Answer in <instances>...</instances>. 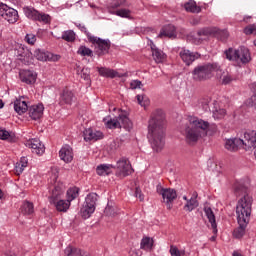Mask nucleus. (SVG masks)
<instances>
[{
  "instance_id": "1",
  "label": "nucleus",
  "mask_w": 256,
  "mask_h": 256,
  "mask_svg": "<svg viewBox=\"0 0 256 256\" xmlns=\"http://www.w3.org/2000/svg\"><path fill=\"white\" fill-rule=\"evenodd\" d=\"M148 141L156 153L165 147V113L161 109L152 112L148 122Z\"/></svg>"
},
{
  "instance_id": "2",
  "label": "nucleus",
  "mask_w": 256,
  "mask_h": 256,
  "mask_svg": "<svg viewBox=\"0 0 256 256\" xmlns=\"http://www.w3.org/2000/svg\"><path fill=\"white\" fill-rule=\"evenodd\" d=\"M210 124L197 116H188L187 123L182 130V133L186 139V143L189 145H195L199 139L207 137Z\"/></svg>"
},
{
  "instance_id": "3",
  "label": "nucleus",
  "mask_w": 256,
  "mask_h": 256,
  "mask_svg": "<svg viewBox=\"0 0 256 256\" xmlns=\"http://www.w3.org/2000/svg\"><path fill=\"white\" fill-rule=\"evenodd\" d=\"M112 110L118 111V116L115 118H111V116L103 118V123L107 129H121V127L126 129V131L133 129V123L127 116V113L123 112L121 109H117L116 107L112 108Z\"/></svg>"
},
{
  "instance_id": "4",
  "label": "nucleus",
  "mask_w": 256,
  "mask_h": 256,
  "mask_svg": "<svg viewBox=\"0 0 256 256\" xmlns=\"http://www.w3.org/2000/svg\"><path fill=\"white\" fill-rule=\"evenodd\" d=\"M255 145V132L252 130L244 133V138H230L225 142V149L227 151H237V149H247Z\"/></svg>"
},
{
  "instance_id": "5",
  "label": "nucleus",
  "mask_w": 256,
  "mask_h": 256,
  "mask_svg": "<svg viewBox=\"0 0 256 256\" xmlns=\"http://www.w3.org/2000/svg\"><path fill=\"white\" fill-rule=\"evenodd\" d=\"M219 69L221 66L216 62L198 65L192 71V77L194 81H207V79L214 77Z\"/></svg>"
},
{
  "instance_id": "6",
  "label": "nucleus",
  "mask_w": 256,
  "mask_h": 256,
  "mask_svg": "<svg viewBox=\"0 0 256 256\" xmlns=\"http://www.w3.org/2000/svg\"><path fill=\"white\" fill-rule=\"evenodd\" d=\"M253 205V198L245 195L241 198L236 206V217L240 223H249L251 221V206Z\"/></svg>"
},
{
  "instance_id": "7",
  "label": "nucleus",
  "mask_w": 256,
  "mask_h": 256,
  "mask_svg": "<svg viewBox=\"0 0 256 256\" xmlns=\"http://www.w3.org/2000/svg\"><path fill=\"white\" fill-rule=\"evenodd\" d=\"M224 53L228 61L242 63V65H246V63L251 61V52H249V48L245 46H240L237 49L229 48L228 50H225Z\"/></svg>"
},
{
  "instance_id": "8",
  "label": "nucleus",
  "mask_w": 256,
  "mask_h": 256,
  "mask_svg": "<svg viewBox=\"0 0 256 256\" xmlns=\"http://www.w3.org/2000/svg\"><path fill=\"white\" fill-rule=\"evenodd\" d=\"M59 178V172L57 170H52L50 173V183L54 185L52 193L49 197L50 203H55V201H59L61 199V195L65 193V185L61 182H57Z\"/></svg>"
},
{
  "instance_id": "9",
  "label": "nucleus",
  "mask_w": 256,
  "mask_h": 256,
  "mask_svg": "<svg viewBox=\"0 0 256 256\" xmlns=\"http://www.w3.org/2000/svg\"><path fill=\"white\" fill-rule=\"evenodd\" d=\"M98 197L97 193H90L86 196L85 202L80 210V215L83 219H89L95 213Z\"/></svg>"
},
{
  "instance_id": "10",
  "label": "nucleus",
  "mask_w": 256,
  "mask_h": 256,
  "mask_svg": "<svg viewBox=\"0 0 256 256\" xmlns=\"http://www.w3.org/2000/svg\"><path fill=\"white\" fill-rule=\"evenodd\" d=\"M116 177L124 179V177H129L133 173V166H131V161L127 157H121L116 162Z\"/></svg>"
},
{
  "instance_id": "11",
  "label": "nucleus",
  "mask_w": 256,
  "mask_h": 256,
  "mask_svg": "<svg viewBox=\"0 0 256 256\" xmlns=\"http://www.w3.org/2000/svg\"><path fill=\"white\" fill-rule=\"evenodd\" d=\"M23 11L24 15L32 21H39L40 23H44L45 25L51 23V16H49V14L41 13L33 7H24Z\"/></svg>"
},
{
  "instance_id": "12",
  "label": "nucleus",
  "mask_w": 256,
  "mask_h": 256,
  "mask_svg": "<svg viewBox=\"0 0 256 256\" xmlns=\"http://www.w3.org/2000/svg\"><path fill=\"white\" fill-rule=\"evenodd\" d=\"M89 43L95 46L96 53L101 55H107L111 49V41L109 39H102L97 36H90Z\"/></svg>"
},
{
  "instance_id": "13",
  "label": "nucleus",
  "mask_w": 256,
  "mask_h": 256,
  "mask_svg": "<svg viewBox=\"0 0 256 256\" xmlns=\"http://www.w3.org/2000/svg\"><path fill=\"white\" fill-rule=\"evenodd\" d=\"M157 193L162 195L164 203H166L167 209H173V202L177 199V191L171 188H163L157 186Z\"/></svg>"
},
{
  "instance_id": "14",
  "label": "nucleus",
  "mask_w": 256,
  "mask_h": 256,
  "mask_svg": "<svg viewBox=\"0 0 256 256\" xmlns=\"http://www.w3.org/2000/svg\"><path fill=\"white\" fill-rule=\"evenodd\" d=\"M0 15L12 25L19 21V12L6 4L0 5Z\"/></svg>"
},
{
  "instance_id": "15",
  "label": "nucleus",
  "mask_w": 256,
  "mask_h": 256,
  "mask_svg": "<svg viewBox=\"0 0 256 256\" xmlns=\"http://www.w3.org/2000/svg\"><path fill=\"white\" fill-rule=\"evenodd\" d=\"M198 37H209V35H222V39H227L229 37V31L219 30L217 27H206L202 28L197 32Z\"/></svg>"
},
{
  "instance_id": "16",
  "label": "nucleus",
  "mask_w": 256,
  "mask_h": 256,
  "mask_svg": "<svg viewBox=\"0 0 256 256\" xmlns=\"http://www.w3.org/2000/svg\"><path fill=\"white\" fill-rule=\"evenodd\" d=\"M25 146L28 147V149H31L32 153L35 155H43V153H45V145L41 143L39 138H31L26 140Z\"/></svg>"
},
{
  "instance_id": "17",
  "label": "nucleus",
  "mask_w": 256,
  "mask_h": 256,
  "mask_svg": "<svg viewBox=\"0 0 256 256\" xmlns=\"http://www.w3.org/2000/svg\"><path fill=\"white\" fill-rule=\"evenodd\" d=\"M204 213L211 225L212 233H214V235L210 238V241H215L217 239V233H218L217 220L215 219V213L213 212V209H211V207H208V206L204 207Z\"/></svg>"
},
{
  "instance_id": "18",
  "label": "nucleus",
  "mask_w": 256,
  "mask_h": 256,
  "mask_svg": "<svg viewBox=\"0 0 256 256\" xmlns=\"http://www.w3.org/2000/svg\"><path fill=\"white\" fill-rule=\"evenodd\" d=\"M180 58L185 63V65H192L194 61H197L199 57H201V54L198 52H191L190 50H187L185 48H182L179 52Z\"/></svg>"
},
{
  "instance_id": "19",
  "label": "nucleus",
  "mask_w": 256,
  "mask_h": 256,
  "mask_svg": "<svg viewBox=\"0 0 256 256\" xmlns=\"http://www.w3.org/2000/svg\"><path fill=\"white\" fill-rule=\"evenodd\" d=\"M76 99L77 98L75 97V93H73V91L69 90L68 88H65L63 89L62 93H60L59 105H61V107L65 105H73Z\"/></svg>"
},
{
  "instance_id": "20",
  "label": "nucleus",
  "mask_w": 256,
  "mask_h": 256,
  "mask_svg": "<svg viewBox=\"0 0 256 256\" xmlns=\"http://www.w3.org/2000/svg\"><path fill=\"white\" fill-rule=\"evenodd\" d=\"M19 77L22 83H26V85H33L37 81V72L33 70H21Z\"/></svg>"
},
{
  "instance_id": "21",
  "label": "nucleus",
  "mask_w": 256,
  "mask_h": 256,
  "mask_svg": "<svg viewBox=\"0 0 256 256\" xmlns=\"http://www.w3.org/2000/svg\"><path fill=\"white\" fill-rule=\"evenodd\" d=\"M17 55L24 65H33V53L29 49L20 46L17 50Z\"/></svg>"
},
{
  "instance_id": "22",
  "label": "nucleus",
  "mask_w": 256,
  "mask_h": 256,
  "mask_svg": "<svg viewBox=\"0 0 256 256\" xmlns=\"http://www.w3.org/2000/svg\"><path fill=\"white\" fill-rule=\"evenodd\" d=\"M150 49L155 63H165V61H167V54L163 53V50L157 48L153 41H150Z\"/></svg>"
},
{
  "instance_id": "23",
  "label": "nucleus",
  "mask_w": 256,
  "mask_h": 256,
  "mask_svg": "<svg viewBox=\"0 0 256 256\" xmlns=\"http://www.w3.org/2000/svg\"><path fill=\"white\" fill-rule=\"evenodd\" d=\"M44 111L45 106H43V104H34L28 108L29 117L33 119V121H37L43 117Z\"/></svg>"
},
{
  "instance_id": "24",
  "label": "nucleus",
  "mask_w": 256,
  "mask_h": 256,
  "mask_svg": "<svg viewBox=\"0 0 256 256\" xmlns=\"http://www.w3.org/2000/svg\"><path fill=\"white\" fill-rule=\"evenodd\" d=\"M84 141H99L103 139V132L93 130L92 128L85 129L83 132Z\"/></svg>"
},
{
  "instance_id": "25",
  "label": "nucleus",
  "mask_w": 256,
  "mask_h": 256,
  "mask_svg": "<svg viewBox=\"0 0 256 256\" xmlns=\"http://www.w3.org/2000/svg\"><path fill=\"white\" fill-rule=\"evenodd\" d=\"M59 157L64 163H71L73 161V148L69 145H64L59 151Z\"/></svg>"
},
{
  "instance_id": "26",
  "label": "nucleus",
  "mask_w": 256,
  "mask_h": 256,
  "mask_svg": "<svg viewBox=\"0 0 256 256\" xmlns=\"http://www.w3.org/2000/svg\"><path fill=\"white\" fill-rule=\"evenodd\" d=\"M98 73L101 75V77H107L110 79H115V77H125V74H120L119 72L105 67L98 68Z\"/></svg>"
},
{
  "instance_id": "27",
  "label": "nucleus",
  "mask_w": 256,
  "mask_h": 256,
  "mask_svg": "<svg viewBox=\"0 0 256 256\" xmlns=\"http://www.w3.org/2000/svg\"><path fill=\"white\" fill-rule=\"evenodd\" d=\"M14 111L18 115H23V113H27V111H29V105H27V101L23 100V98L16 99L14 101Z\"/></svg>"
},
{
  "instance_id": "28",
  "label": "nucleus",
  "mask_w": 256,
  "mask_h": 256,
  "mask_svg": "<svg viewBox=\"0 0 256 256\" xmlns=\"http://www.w3.org/2000/svg\"><path fill=\"white\" fill-rule=\"evenodd\" d=\"M113 169H115L113 164H100L96 168V173L100 177H105V175H111V173H113Z\"/></svg>"
},
{
  "instance_id": "29",
  "label": "nucleus",
  "mask_w": 256,
  "mask_h": 256,
  "mask_svg": "<svg viewBox=\"0 0 256 256\" xmlns=\"http://www.w3.org/2000/svg\"><path fill=\"white\" fill-rule=\"evenodd\" d=\"M51 205H54L56 208V211H59L60 213H67L69 211V207H71V203L68 200H56L55 202H52Z\"/></svg>"
},
{
  "instance_id": "30",
  "label": "nucleus",
  "mask_w": 256,
  "mask_h": 256,
  "mask_svg": "<svg viewBox=\"0 0 256 256\" xmlns=\"http://www.w3.org/2000/svg\"><path fill=\"white\" fill-rule=\"evenodd\" d=\"M34 57L38 60V61H55V59L53 58V54L49 53V52H45L41 49H36L34 51Z\"/></svg>"
},
{
  "instance_id": "31",
  "label": "nucleus",
  "mask_w": 256,
  "mask_h": 256,
  "mask_svg": "<svg viewBox=\"0 0 256 256\" xmlns=\"http://www.w3.org/2000/svg\"><path fill=\"white\" fill-rule=\"evenodd\" d=\"M158 37H160V39H163V37H168L169 39L175 37V26L173 25L165 26L160 31Z\"/></svg>"
},
{
  "instance_id": "32",
  "label": "nucleus",
  "mask_w": 256,
  "mask_h": 256,
  "mask_svg": "<svg viewBox=\"0 0 256 256\" xmlns=\"http://www.w3.org/2000/svg\"><path fill=\"white\" fill-rule=\"evenodd\" d=\"M238 223V228H236L233 232V236L236 238V239H241V237H243V235H245V231L247 229V225H249V222H240V221H237Z\"/></svg>"
},
{
  "instance_id": "33",
  "label": "nucleus",
  "mask_w": 256,
  "mask_h": 256,
  "mask_svg": "<svg viewBox=\"0 0 256 256\" xmlns=\"http://www.w3.org/2000/svg\"><path fill=\"white\" fill-rule=\"evenodd\" d=\"M64 253L66 256H90L89 253L79 248H73L72 246L66 247Z\"/></svg>"
},
{
  "instance_id": "34",
  "label": "nucleus",
  "mask_w": 256,
  "mask_h": 256,
  "mask_svg": "<svg viewBox=\"0 0 256 256\" xmlns=\"http://www.w3.org/2000/svg\"><path fill=\"white\" fill-rule=\"evenodd\" d=\"M184 9L188 13H201V8L198 7L197 3L190 0L184 4Z\"/></svg>"
},
{
  "instance_id": "35",
  "label": "nucleus",
  "mask_w": 256,
  "mask_h": 256,
  "mask_svg": "<svg viewBox=\"0 0 256 256\" xmlns=\"http://www.w3.org/2000/svg\"><path fill=\"white\" fill-rule=\"evenodd\" d=\"M79 197V188L78 187H71L66 192V201L70 202L75 201Z\"/></svg>"
},
{
  "instance_id": "36",
  "label": "nucleus",
  "mask_w": 256,
  "mask_h": 256,
  "mask_svg": "<svg viewBox=\"0 0 256 256\" xmlns=\"http://www.w3.org/2000/svg\"><path fill=\"white\" fill-rule=\"evenodd\" d=\"M153 238L151 237H143L140 243V248L144 251H151L153 249Z\"/></svg>"
},
{
  "instance_id": "37",
  "label": "nucleus",
  "mask_w": 256,
  "mask_h": 256,
  "mask_svg": "<svg viewBox=\"0 0 256 256\" xmlns=\"http://www.w3.org/2000/svg\"><path fill=\"white\" fill-rule=\"evenodd\" d=\"M197 207H199V203L197 202V198L196 197H191L189 200H187V202L184 206V210L191 212L194 209H197Z\"/></svg>"
},
{
  "instance_id": "38",
  "label": "nucleus",
  "mask_w": 256,
  "mask_h": 256,
  "mask_svg": "<svg viewBox=\"0 0 256 256\" xmlns=\"http://www.w3.org/2000/svg\"><path fill=\"white\" fill-rule=\"evenodd\" d=\"M214 119H223L227 115V111L223 108H219L214 104L212 109Z\"/></svg>"
},
{
  "instance_id": "39",
  "label": "nucleus",
  "mask_w": 256,
  "mask_h": 256,
  "mask_svg": "<svg viewBox=\"0 0 256 256\" xmlns=\"http://www.w3.org/2000/svg\"><path fill=\"white\" fill-rule=\"evenodd\" d=\"M77 37V34L73 30H66L62 33V39L67 43H73Z\"/></svg>"
},
{
  "instance_id": "40",
  "label": "nucleus",
  "mask_w": 256,
  "mask_h": 256,
  "mask_svg": "<svg viewBox=\"0 0 256 256\" xmlns=\"http://www.w3.org/2000/svg\"><path fill=\"white\" fill-rule=\"evenodd\" d=\"M0 139L2 141H9L10 143L15 141V134H12L11 132L7 130H0Z\"/></svg>"
},
{
  "instance_id": "41",
  "label": "nucleus",
  "mask_w": 256,
  "mask_h": 256,
  "mask_svg": "<svg viewBox=\"0 0 256 256\" xmlns=\"http://www.w3.org/2000/svg\"><path fill=\"white\" fill-rule=\"evenodd\" d=\"M77 54L81 55V57H93V50L87 46H80L77 50Z\"/></svg>"
},
{
  "instance_id": "42",
  "label": "nucleus",
  "mask_w": 256,
  "mask_h": 256,
  "mask_svg": "<svg viewBox=\"0 0 256 256\" xmlns=\"http://www.w3.org/2000/svg\"><path fill=\"white\" fill-rule=\"evenodd\" d=\"M113 15H117V17H122L123 19H131V10L122 8L114 11Z\"/></svg>"
},
{
  "instance_id": "43",
  "label": "nucleus",
  "mask_w": 256,
  "mask_h": 256,
  "mask_svg": "<svg viewBox=\"0 0 256 256\" xmlns=\"http://www.w3.org/2000/svg\"><path fill=\"white\" fill-rule=\"evenodd\" d=\"M34 211L33 203L29 201H25L22 205V213H25V215H32Z\"/></svg>"
},
{
  "instance_id": "44",
  "label": "nucleus",
  "mask_w": 256,
  "mask_h": 256,
  "mask_svg": "<svg viewBox=\"0 0 256 256\" xmlns=\"http://www.w3.org/2000/svg\"><path fill=\"white\" fill-rule=\"evenodd\" d=\"M220 81L222 85H229V83H232V81H235V78H233L229 73H223L220 77Z\"/></svg>"
},
{
  "instance_id": "45",
  "label": "nucleus",
  "mask_w": 256,
  "mask_h": 256,
  "mask_svg": "<svg viewBox=\"0 0 256 256\" xmlns=\"http://www.w3.org/2000/svg\"><path fill=\"white\" fill-rule=\"evenodd\" d=\"M169 253L171 256H184L185 250H179V248H177V246L171 245Z\"/></svg>"
},
{
  "instance_id": "46",
  "label": "nucleus",
  "mask_w": 256,
  "mask_h": 256,
  "mask_svg": "<svg viewBox=\"0 0 256 256\" xmlns=\"http://www.w3.org/2000/svg\"><path fill=\"white\" fill-rule=\"evenodd\" d=\"M24 41L28 45H35V43H37V36L33 33L26 34Z\"/></svg>"
},
{
  "instance_id": "47",
  "label": "nucleus",
  "mask_w": 256,
  "mask_h": 256,
  "mask_svg": "<svg viewBox=\"0 0 256 256\" xmlns=\"http://www.w3.org/2000/svg\"><path fill=\"white\" fill-rule=\"evenodd\" d=\"M76 27L86 35L88 41H90V37H93V35L87 30V27L84 24L76 23Z\"/></svg>"
},
{
  "instance_id": "48",
  "label": "nucleus",
  "mask_w": 256,
  "mask_h": 256,
  "mask_svg": "<svg viewBox=\"0 0 256 256\" xmlns=\"http://www.w3.org/2000/svg\"><path fill=\"white\" fill-rule=\"evenodd\" d=\"M234 191H235L236 195H241L242 193H245V191H247V189L245 188V186L242 183L236 182L234 184Z\"/></svg>"
},
{
  "instance_id": "49",
  "label": "nucleus",
  "mask_w": 256,
  "mask_h": 256,
  "mask_svg": "<svg viewBox=\"0 0 256 256\" xmlns=\"http://www.w3.org/2000/svg\"><path fill=\"white\" fill-rule=\"evenodd\" d=\"M136 99L141 107H147L149 105V98L147 96L137 95Z\"/></svg>"
},
{
  "instance_id": "50",
  "label": "nucleus",
  "mask_w": 256,
  "mask_h": 256,
  "mask_svg": "<svg viewBox=\"0 0 256 256\" xmlns=\"http://www.w3.org/2000/svg\"><path fill=\"white\" fill-rule=\"evenodd\" d=\"M245 35H256V25L251 24L244 28Z\"/></svg>"
},
{
  "instance_id": "51",
  "label": "nucleus",
  "mask_w": 256,
  "mask_h": 256,
  "mask_svg": "<svg viewBox=\"0 0 256 256\" xmlns=\"http://www.w3.org/2000/svg\"><path fill=\"white\" fill-rule=\"evenodd\" d=\"M203 109H205L207 111V109H209V105L211 103V98L210 97H205L200 101Z\"/></svg>"
},
{
  "instance_id": "52",
  "label": "nucleus",
  "mask_w": 256,
  "mask_h": 256,
  "mask_svg": "<svg viewBox=\"0 0 256 256\" xmlns=\"http://www.w3.org/2000/svg\"><path fill=\"white\" fill-rule=\"evenodd\" d=\"M135 197L139 199V201H145V195H143L141 188L137 187L135 189Z\"/></svg>"
},
{
  "instance_id": "53",
  "label": "nucleus",
  "mask_w": 256,
  "mask_h": 256,
  "mask_svg": "<svg viewBox=\"0 0 256 256\" xmlns=\"http://www.w3.org/2000/svg\"><path fill=\"white\" fill-rule=\"evenodd\" d=\"M105 215H108V217H115V210L111 206H107L104 210Z\"/></svg>"
},
{
  "instance_id": "54",
  "label": "nucleus",
  "mask_w": 256,
  "mask_h": 256,
  "mask_svg": "<svg viewBox=\"0 0 256 256\" xmlns=\"http://www.w3.org/2000/svg\"><path fill=\"white\" fill-rule=\"evenodd\" d=\"M141 88V81L139 80H133L130 83V89H140Z\"/></svg>"
},
{
  "instance_id": "55",
  "label": "nucleus",
  "mask_w": 256,
  "mask_h": 256,
  "mask_svg": "<svg viewBox=\"0 0 256 256\" xmlns=\"http://www.w3.org/2000/svg\"><path fill=\"white\" fill-rule=\"evenodd\" d=\"M127 0H116V2L114 3V7H127Z\"/></svg>"
},
{
  "instance_id": "56",
  "label": "nucleus",
  "mask_w": 256,
  "mask_h": 256,
  "mask_svg": "<svg viewBox=\"0 0 256 256\" xmlns=\"http://www.w3.org/2000/svg\"><path fill=\"white\" fill-rule=\"evenodd\" d=\"M80 76H81V79H84V81H89L90 79L89 71L87 69H82Z\"/></svg>"
},
{
  "instance_id": "57",
  "label": "nucleus",
  "mask_w": 256,
  "mask_h": 256,
  "mask_svg": "<svg viewBox=\"0 0 256 256\" xmlns=\"http://www.w3.org/2000/svg\"><path fill=\"white\" fill-rule=\"evenodd\" d=\"M23 171H25V166H22V165L18 164V162H17L15 165V172L18 175H21V173H23Z\"/></svg>"
},
{
  "instance_id": "58",
  "label": "nucleus",
  "mask_w": 256,
  "mask_h": 256,
  "mask_svg": "<svg viewBox=\"0 0 256 256\" xmlns=\"http://www.w3.org/2000/svg\"><path fill=\"white\" fill-rule=\"evenodd\" d=\"M18 164H20L22 167H27V165H29V159H27V157L23 156L20 158V161L18 162Z\"/></svg>"
},
{
  "instance_id": "59",
  "label": "nucleus",
  "mask_w": 256,
  "mask_h": 256,
  "mask_svg": "<svg viewBox=\"0 0 256 256\" xmlns=\"http://www.w3.org/2000/svg\"><path fill=\"white\" fill-rule=\"evenodd\" d=\"M2 256H17V254H15V252L11 251V250H6Z\"/></svg>"
},
{
  "instance_id": "60",
  "label": "nucleus",
  "mask_w": 256,
  "mask_h": 256,
  "mask_svg": "<svg viewBox=\"0 0 256 256\" xmlns=\"http://www.w3.org/2000/svg\"><path fill=\"white\" fill-rule=\"evenodd\" d=\"M192 25H199V18H194L191 20Z\"/></svg>"
},
{
  "instance_id": "61",
  "label": "nucleus",
  "mask_w": 256,
  "mask_h": 256,
  "mask_svg": "<svg viewBox=\"0 0 256 256\" xmlns=\"http://www.w3.org/2000/svg\"><path fill=\"white\" fill-rule=\"evenodd\" d=\"M251 89H252L254 95H256V82H254V83L252 84Z\"/></svg>"
},
{
  "instance_id": "62",
  "label": "nucleus",
  "mask_w": 256,
  "mask_h": 256,
  "mask_svg": "<svg viewBox=\"0 0 256 256\" xmlns=\"http://www.w3.org/2000/svg\"><path fill=\"white\" fill-rule=\"evenodd\" d=\"M0 199H5V193L0 189Z\"/></svg>"
},
{
  "instance_id": "63",
  "label": "nucleus",
  "mask_w": 256,
  "mask_h": 256,
  "mask_svg": "<svg viewBox=\"0 0 256 256\" xmlns=\"http://www.w3.org/2000/svg\"><path fill=\"white\" fill-rule=\"evenodd\" d=\"M249 19H251V16L244 17L243 21H245V23H249Z\"/></svg>"
},
{
  "instance_id": "64",
  "label": "nucleus",
  "mask_w": 256,
  "mask_h": 256,
  "mask_svg": "<svg viewBox=\"0 0 256 256\" xmlns=\"http://www.w3.org/2000/svg\"><path fill=\"white\" fill-rule=\"evenodd\" d=\"M5 107V104L3 103V100H0V109H3Z\"/></svg>"
}]
</instances>
